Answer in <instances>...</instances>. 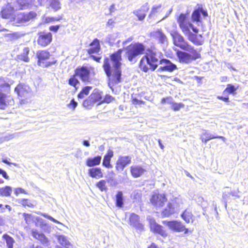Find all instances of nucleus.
I'll use <instances>...</instances> for the list:
<instances>
[{
  "label": "nucleus",
  "mask_w": 248,
  "mask_h": 248,
  "mask_svg": "<svg viewBox=\"0 0 248 248\" xmlns=\"http://www.w3.org/2000/svg\"><path fill=\"white\" fill-rule=\"evenodd\" d=\"M130 161L131 158L129 156L120 157L116 163V169L118 170H123L125 166L130 163Z\"/></svg>",
  "instance_id": "obj_18"
},
{
  "label": "nucleus",
  "mask_w": 248,
  "mask_h": 248,
  "mask_svg": "<svg viewBox=\"0 0 248 248\" xmlns=\"http://www.w3.org/2000/svg\"><path fill=\"white\" fill-rule=\"evenodd\" d=\"M19 193L27 194V192L22 188H16L15 189V194L17 196Z\"/></svg>",
  "instance_id": "obj_50"
},
{
  "label": "nucleus",
  "mask_w": 248,
  "mask_h": 248,
  "mask_svg": "<svg viewBox=\"0 0 248 248\" xmlns=\"http://www.w3.org/2000/svg\"><path fill=\"white\" fill-rule=\"evenodd\" d=\"M186 51L190 52L191 54L180 50H178L176 52L179 61L181 63H189L192 61L200 57V54L192 46L191 50Z\"/></svg>",
  "instance_id": "obj_6"
},
{
  "label": "nucleus",
  "mask_w": 248,
  "mask_h": 248,
  "mask_svg": "<svg viewBox=\"0 0 248 248\" xmlns=\"http://www.w3.org/2000/svg\"><path fill=\"white\" fill-rule=\"evenodd\" d=\"M41 221H40V223H41V225H40V227L42 229H45V227H46L47 226V224L46 223L44 222V221L43 220H42V219H41Z\"/></svg>",
  "instance_id": "obj_58"
},
{
  "label": "nucleus",
  "mask_w": 248,
  "mask_h": 248,
  "mask_svg": "<svg viewBox=\"0 0 248 248\" xmlns=\"http://www.w3.org/2000/svg\"><path fill=\"white\" fill-rule=\"evenodd\" d=\"M228 193L230 194V195H232V196L234 197L235 198H240V195H239L240 191H239V190L238 189L236 190H234L231 191L230 193L228 192Z\"/></svg>",
  "instance_id": "obj_49"
},
{
  "label": "nucleus",
  "mask_w": 248,
  "mask_h": 248,
  "mask_svg": "<svg viewBox=\"0 0 248 248\" xmlns=\"http://www.w3.org/2000/svg\"><path fill=\"white\" fill-rule=\"evenodd\" d=\"M15 91L18 96L22 97L28 98L32 94L31 89L26 85H18L15 88Z\"/></svg>",
  "instance_id": "obj_14"
},
{
  "label": "nucleus",
  "mask_w": 248,
  "mask_h": 248,
  "mask_svg": "<svg viewBox=\"0 0 248 248\" xmlns=\"http://www.w3.org/2000/svg\"><path fill=\"white\" fill-rule=\"evenodd\" d=\"M129 223L132 227L139 229L140 228L139 216L134 213L131 214L129 217Z\"/></svg>",
  "instance_id": "obj_27"
},
{
  "label": "nucleus",
  "mask_w": 248,
  "mask_h": 248,
  "mask_svg": "<svg viewBox=\"0 0 248 248\" xmlns=\"http://www.w3.org/2000/svg\"><path fill=\"white\" fill-rule=\"evenodd\" d=\"M163 223L166 224L172 231L177 232H184L185 233H186L188 232V229L186 228L185 225L180 221H164Z\"/></svg>",
  "instance_id": "obj_9"
},
{
  "label": "nucleus",
  "mask_w": 248,
  "mask_h": 248,
  "mask_svg": "<svg viewBox=\"0 0 248 248\" xmlns=\"http://www.w3.org/2000/svg\"><path fill=\"white\" fill-rule=\"evenodd\" d=\"M113 100V98L110 95H106L105 98H102V103H109Z\"/></svg>",
  "instance_id": "obj_47"
},
{
  "label": "nucleus",
  "mask_w": 248,
  "mask_h": 248,
  "mask_svg": "<svg viewBox=\"0 0 248 248\" xmlns=\"http://www.w3.org/2000/svg\"><path fill=\"white\" fill-rule=\"evenodd\" d=\"M88 174L92 178H100L103 177V173L100 168H93L88 170Z\"/></svg>",
  "instance_id": "obj_25"
},
{
  "label": "nucleus",
  "mask_w": 248,
  "mask_h": 248,
  "mask_svg": "<svg viewBox=\"0 0 248 248\" xmlns=\"http://www.w3.org/2000/svg\"><path fill=\"white\" fill-rule=\"evenodd\" d=\"M92 89L91 86H86L84 87L81 91L78 94V98L82 99L89 93L90 91Z\"/></svg>",
  "instance_id": "obj_35"
},
{
  "label": "nucleus",
  "mask_w": 248,
  "mask_h": 248,
  "mask_svg": "<svg viewBox=\"0 0 248 248\" xmlns=\"http://www.w3.org/2000/svg\"><path fill=\"white\" fill-rule=\"evenodd\" d=\"M36 55L38 59V64L39 66L46 67L54 64L56 62V61L44 62V61L48 59L50 56L49 52L46 50L38 51Z\"/></svg>",
  "instance_id": "obj_8"
},
{
  "label": "nucleus",
  "mask_w": 248,
  "mask_h": 248,
  "mask_svg": "<svg viewBox=\"0 0 248 248\" xmlns=\"http://www.w3.org/2000/svg\"><path fill=\"white\" fill-rule=\"evenodd\" d=\"M131 172L134 177H138L140 176V167L138 166L131 167Z\"/></svg>",
  "instance_id": "obj_42"
},
{
  "label": "nucleus",
  "mask_w": 248,
  "mask_h": 248,
  "mask_svg": "<svg viewBox=\"0 0 248 248\" xmlns=\"http://www.w3.org/2000/svg\"><path fill=\"white\" fill-rule=\"evenodd\" d=\"M78 103L75 101L74 99H73L70 103L68 105V107L70 108H72L73 109H74L77 106Z\"/></svg>",
  "instance_id": "obj_52"
},
{
  "label": "nucleus",
  "mask_w": 248,
  "mask_h": 248,
  "mask_svg": "<svg viewBox=\"0 0 248 248\" xmlns=\"http://www.w3.org/2000/svg\"><path fill=\"white\" fill-rule=\"evenodd\" d=\"M185 107V105L182 103H173L171 106V108L174 111H178L181 108H183Z\"/></svg>",
  "instance_id": "obj_44"
},
{
  "label": "nucleus",
  "mask_w": 248,
  "mask_h": 248,
  "mask_svg": "<svg viewBox=\"0 0 248 248\" xmlns=\"http://www.w3.org/2000/svg\"><path fill=\"white\" fill-rule=\"evenodd\" d=\"M124 205V198L123 192L118 191L116 195V205L117 207L122 208Z\"/></svg>",
  "instance_id": "obj_33"
},
{
  "label": "nucleus",
  "mask_w": 248,
  "mask_h": 248,
  "mask_svg": "<svg viewBox=\"0 0 248 248\" xmlns=\"http://www.w3.org/2000/svg\"><path fill=\"white\" fill-rule=\"evenodd\" d=\"M148 248H161L157 246H156L155 243H152Z\"/></svg>",
  "instance_id": "obj_64"
},
{
  "label": "nucleus",
  "mask_w": 248,
  "mask_h": 248,
  "mask_svg": "<svg viewBox=\"0 0 248 248\" xmlns=\"http://www.w3.org/2000/svg\"><path fill=\"white\" fill-rule=\"evenodd\" d=\"M133 39V38L132 37H130L128 38L126 40H125V41H124L123 42V45H126L128 43L132 41Z\"/></svg>",
  "instance_id": "obj_63"
},
{
  "label": "nucleus",
  "mask_w": 248,
  "mask_h": 248,
  "mask_svg": "<svg viewBox=\"0 0 248 248\" xmlns=\"http://www.w3.org/2000/svg\"><path fill=\"white\" fill-rule=\"evenodd\" d=\"M151 36L158 40L160 43L165 44L167 43V38L161 30L157 29L151 32Z\"/></svg>",
  "instance_id": "obj_19"
},
{
  "label": "nucleus",
  "mask_w": 248,
  "mask_h": 248,
  "mask_svg": "<svg viewBox=\"0 0 248 248\" xmlns=\"http://www.w3.org/2000/svg\"><path fill=\"white\" fill-rule=\"evenodd\" d=\"M5 92H0V108L4 109L7 106L8 104V98L5 93Z\"/></svg>",
  "instance_id": "obj_30"
},
{
  "label": "nucleus",
  "mask_w": 248,
  "mask_h": 248,
  "mask_svg": "<svg viewBox=\"0 0 248 248\" xmlns=\"http://www.w3.org/2000/svg\"><path fill=\"white\" fill-rule=\"evenodd\" d=\"M9 84L2 78H0V92H6L9 89Z\"/></svg>",
  "instance_id": "obj_37"
},
{
  "label": "nucleus",
  "mask_w": 248,
  "mask_h": 248,
  "mask_svg": "<svg viewBox=\"0 0 248 248\" xmlns=\"http://www.w3.org/2000/svg\"><path fill=\"white\" fill-rule=\"evenodd\" d=\"M2 238L5 241L7 248H13V244L15 242L13 238L5 233L3 235Z\"/></svg>",
  "instance_id": "obj_32"
},
{
  "label": "nucleus",
  "mask_w": 248,
  "mask_h": 248,
  "mask_svg": "<svg viewBox=\"0 0 248 248\" xmlns=\"http://www.w3.org/2000/svg\"><path fill=\"white\" fill-rule=\"evenodd\" d=\"M175 212L174 207L172 206V203L169 202L165 208L162 211L161 215L163 217H169Z\"/></svg>",
  "instance_id": "obj_28"
},
{
  "label": "nucleus",
  "mask_w": 248,
  "mask_h": 248,
  "mask_svg": "<svg viewBox=\"0 0 248 248\" xmlns=\"http://www.w3.org/2000/svg\"><path fill=\"white\" fill-rule=\"evenodd\" d=\"M113 155V152L111 150H109L104 157L103 161V165L104 166L107 168H111L112 167V165L110 164V161Z\"/></svg>",
  "instance_id": "obj_29"
},
{
  "label": "nucleus",
  "mask_w": 248,
  "mask_h": 248,
  "mask_svg": "<svg viewBox=\"0 0 248 248\" xmlns=\"http://www.w3.org/2000/svg\"><path fill=\"white\" fill-rule=\"evenodd\" d=\"M90 47L87 50L89 54L98 53L100 50L99 41L95 39L90 45Z\"/></svg>",
  "instance_id": "obj_21"
},
{
  "label": "nucleus",
  "mask_w": 248,
  "mask_h": 248,
  "mask_svg": "<svg viewBox=\"0 0 248 248\" xmlns=\"http://www.w3.org/2000/svg\"><path fill=\"white\" fill-rule=\"evenodd\" d=\"M169 202L172 203V206L174 207V210L176 211L183 208L185 200L181 197L179 196L172 199Z\"/></svg>",
  "instance_id": "obj_22"
},
{
  "label": "nucleus",
  "mask_w": 248,
  "mask_h": 248,
  "mask_svg": "<svg viewBox=\"0 0 248 248\" xmlns=\"http://www.w3.org/2000/svg\"><path fill=\"white\" fill-rule=\"evenodd\" d=\"M38 35L37 43L42 46H47L52 41V34L50 32H43L39 33Z\"/></svg>",
  "instance_id": "obj_13"
},
{
  "label": "nucleus",
  "mask_w": 248,
  "mask_h": 248,
  "mask_svg": "<svg viewBox=\"0 0 248 248\" xmlns=\"http://www.w3.org/2000/svg\"><path fill=\"white\" fill-rule=\"evenodd\" d=\"M78 83H79L78 80L77 79H76L74 77H71L69 79V84L70 85L73 86L75 87Z\"/></svg>",
  "instance_id": "obj_46"
},
{
  "label": "nucleus",
  "mask_w": 248,
  "mask_h": 248,
  "mask_svg": "<svg viewBox=\"0 0 248 248\" xmlns=\"http://www.w3.org/2000/svg\"><path fill=\"white\" fill-rule=\"evenodd\" d=\"M220 139L224 142L226 141V138L222 136H214L208 132L207 130H203L201 135V140L202 142L206 143L208 140L214 139Z\"/></svg>",
  "instance_id": "obj_20"
},
{
  "label": "nucleus",
  "mask_w": 248,
  "mask_h": 248,
  "mask_svg": "<svg viewBox=\"0 0 248 248\" xmlns=\"http://www.w3.org/2000/svg\"><path fill=\"white\" fill-rule=\"evenodd\" d=\"M23 216L24 217L26 223L28 224H30L31 222L33 221L35 218V217L32 215L27 213H23Z\"/></svg>",
  "instance_id": "obj_41"
},
{
  "label": "nucleus",
  "mask_w": 248,
  "mask_h": 248,
  "mask_svg": "<svg viewBox=\"0 0 248 248\" xmlns=\"http://www.w3.org/2000/svg\"><path fill=\"white\" fill-rule=\"evenodd\" d=\"M175 46L185 50H191L192 46L186 42L183 37L177 32L171 33Z\"/></svg>",
  "instance_id": "obj_7"
},
{
  "label": "nucleus",
  "mask_w": 248,
  "mask_h": 248,
  "mask_svg": "<svg viewBox=\"0 0 248 248\" xmlns=\"http://www.w3.org/2000/svg\"><path fill=\"white\" fill-rule=\"evenodd\" d=\"M115 10H116V8H115V5L112 4L109 8L110 14L111 15Z\"/></svg>",
  "instance_id": "obj_60"
},
{
  "label": "nucleus",
  "mask_w": 248,
  "mask_h": 248,
  "mask_svg": "<svg viewBox=\"0 0 248 248\" xmlns=\"http://www.w3.org/2000/svg\"><path fill=\"white\" fill-rule=\"evenodd\" d=\"M19 203L22 204L23 206L32 207L33 206V205L31 202L28 199H20L18 200Z\"/></svg>",
  "instance_id": "obj_43"
},
{
  "label": "nucleus",
  "mask_w": 248,
  "mask_h": 248,
  "mask_svg": "<svg viewBox=\"0 0 248 248\" xmlns=\"http://www.w3.org/2000/svg\"><path fill=\"white\" fill-rule=\"evenodd\" d=\"M178 22L183 33L188 36V39L189 41L196 45L199 46L202 44L203 41L202 40V35L198 36L190 31V29H191L195 33H197L199 30L197 28L194 27L191 23L188 21L186 14H181L180 15L178 19Z\"/></svg>",
  "instance_id": "obj_3"
},
{
  "label": "nucleus",
  "mask_w": 248,
  "mask_h": 248,
  "mask_svg": "<svg viewBox=\"0 0 248 248\" xmlns=\"http://www.w3.org/2000/svg\"><path fill=\"white\" fill-rule=\"evenodd\" d=\"M166 102L167 104L172 105L173 103L172 98L171 97H166Z\"/></svg>",
  "instance_id": "obj_56"
},
{
  "label": "nucleus",
  "mask_w": 248,
  "mask_h": 248,
  "mask_svg": "<svg viewBox=\"0 0 248 248\" xmlns=\"http://www.w3.org/2000/svg\"><path fill=\"white\" fill-rule=\"evenodd\" d=\"M182 218L187 223L193 222V216L191 211L189 209H186L181 215Z\"/></svg>",
  "instance_id": "obj_31"
},
{
  "label": "nucleus",
  "mask_w": 248,
  "mask_h": 248,
  "mask_svg": "<svg viewBox=\"0 0 248 248\" xmlns=\"http://www.w3.org/2000/svg\"><path fill=\"white\" fill-rule=\"evenodd\" d=\"M139 102L140 101L139 99L136 98H134L133 96H132V103L133 104L138 105H139Z\"/></svg>",
  "instance_id": "obj_59"
},
{
  "label": "nucleus",
  "mask_w": 248,
  "mask_h": 248,
  "mask_svg": "<svg viewBox=\"0 0 248 248\" xmlns=\"http://www.w3.org/2000/svg\"><path fill=\"white\" fill-rule=\"evenodd\" d=\"M202 14L203 16H207V13L204 11L202 8H199L198 9L195 10L192 15V20L193 22H196L198 26H200L201 24L200 19L201 15Z\"/></svg>",
  "instance_id": "obj_17"
},
{
  "label": "nucleus",
  "mask_w": 248,
  "mask_h": 248,
  "mask_svg": "<svg viewBox=\"0 0 248 248\" xmlns=\"http://www.w3.org/2000/svg\"><path fill=\"white\" fill-rule=\"evenodd\" d=\"M236 90V89L234 86L231 84H228L225 91L229 93H233L234 91H235Z\"/></svg>",
  "instance_id": "obj_48"
},
{
  "label": "nucleus",
  "mask_w": 248,
  "mask_h": 248,
  "mask_svg": "<svg viewBox=\"0 0 248 248\" xmlns=\"http://www.w3.org/2000/svg\"><path fill=\"white\" fill-rule=\"evenodd\" d=\"M159 64H161L162 66L157 69L158 72L165 71L171 72L177 69L176 65L167 59H162Z\"/></svg>",
  "instance_id": "obj_12"
},
{
  "label": "nucleus",
  "mask_w": 248,
  "mask_h": 248,
  "mask_svg": "<svg viewBox=\"0 0 248 248\" xmlns=\"http://www.w3.org/2000/svg\"><path fill=\"white\" fill-rule=\"evenodd\" d=\"M0 174H1L5 179L7 180L9 179V177L7 174L6 172L1 169H0Z\"/></svg>",
  "instance_id": "obj_53"
},
{
  "label": "nucleus",
  "mask_w": 248,
  "mask_h": 248,
  "mask_svg": "<svg viewBox=\"0 0 248 248\" xmlns=\"http://www.w3.org/2000/svg\"><path fill=\"white\" fill-rule=\"evenodd\" d=\"M30 7L28 1H14L13 2L8 3L1 12V16L3 18H11L13 20L12 14L15 11L26 9Z\"/></svg>",
  "instance_id": "obj_4"
},
{
  "label": "nucleus",
  "mask_w": 248,
  "mask_h": 248,
  "mask_svg": "<svg viewBox=\"0 0 248 248\" xmlns=\"http://www.w3.org/2000/svg\"><path fill=\"white\" fill-rule=\"evenodd\" d=\"M217 98L220 99L226 102H229V98L228 97H223L222 96H218Z\"/></svg>",
  "instance_id": "obj_62"
},
{
  "label": "nucleus",
  "mask_w": 248,
  "mask_h": 248,
  "mask_svg": "<svg viewBox=\"0 0 248 248\" xmlns=\"http://www.w3.org/2000/svg\"><path fill=\"white\" fill-rule=\"evenodd\" d=\"M115 20L113 19H109L107 23V26L113 28L114 26Z\"/></svg>",
  "instance_id": "obj_51"
},
{
  "label": "nucleus",
  "mask_w": 248,
  "mask_h": 248,
  "mask_svg": "<svg viewBox=\"0 0 248 248\" xmlns=\"http://www.w3.org/2000/svg\"><path fill=\"white\" fill-rule=\"evenodd\" d=\"M42 215L44 217H45L52 221L53 222H55V223H58V224H59L64 227H66L64 225H63L62 223L61 222H59V221H58L57 220L55 219V218H54L53 217H51L50 216H49L47 214H42Z\"/></svg>",
  "instance_id": "obj_45"
},
{
  "label": "nucleus",
  "mask_w": 248,
  "mask_h": 248,
  "mask_svg": "<svg viewBox=\"0 0 248 248\" xmlns=\"http://www.w3.org/2000/svg\"><path fill=\"white\" fill-rule=\"evenodd\" d=\"M151 229L155 233H158L163 237H166L167 233L160 225L157 224L155 220L151 219L150 221Z\"/></svg>",
  "instance_id": "obj_16"
},
{
  "label": "nucleus",
  "mask_w": 248,
  "mask_h": 248,
  "mask_svg": "<svg viewBox=\"0 0 248 248\" xmlns=\"http://www.w3.org/2000/svg\"><path fill=\"white\" fill-rule=\"evenodd\" d=\"M60 28V26H52L49 27V30L51 31L57 32Z\"/></svg>",
  "instance_id": "obj_55"
},
{
  "label": "nucleus",
  "mask_w": 248,
  "mask_h": 248,
  "mask_svg": "<svg viewBox=\"0 0 248 248\" xmlns=\"http://www.w3.org/2000/svg\"><path fill=\"white\" fill-rule=\"evenodd\" d=\"M12 191V187L9 186H6L4 187L0 188V196L9 197L11 195Z\"/></svg>",
  "instance_id": "obj_34"
},
{
  "label": "nucleus",
  "mask_w": 248,
  "mask_h": 248,
  "mask_svg": "<svg viewBox=\"0 0 248 248\" xmlns=\"http://www.w3.org/2000/svg\"><path fill=\"white\" fill-rule=\"evenodd\" d=\"M76 74L78 76L80 79L85 82H90L92 80L90 69L86 67H81L77 69Z\"/></svg>",
  "instance_id": "obj_10"
},
{
  "label": "nucleus",
  "mask_w": 248,
  "mask_h": 248,
  "mask_svg": "<svg viewBox=\"0 0 248 248\" xmlns=\"http://www.w3.org/2000/svg\"><path fill=\"white\" fill-rule=\"evenodd\" d=\"M30 52V49L29 47H25L22 54L20 56V59L25 62H28L29 61V58L28 57V55Z\"/></svg>",
  "instance_id": "obj_36"
},
{
  "label": "nucleus",
  "mask_w": 248,
  "mask_h": 248,
  "mask_svg": "<svg viewBox=\"0 0 248 248\" xmlns=\"http://www.w3.org/2000/svg\"><path fill=\"white\" fill-rule=\"evenodd\" d=\"M102 93L98 90L95 89L92 93L90 95V99H92L95 103H98V105L102 104Z\"/></svg>",
  "instance_id": "obj_24"
},
{
  "label": "nucleus",
  "mask_w": 248,
  "mask_h": 248,
  "mask_svg": "<svg viewBox=\"0 0 248 248\" xmlns=\"http://www.w3.org/2000/svg\"><path fill=\"white\" fill-rule=\"evenodd\" d=\"M5 217L0 216V226H2L5 224Z\"/></svg>",
  "instance_id": "obj_61"
},
{
  "label": "nucleus",
  "mask_w": 248,
  "mask_h": 248,
  "mask_svg": "<svg viewBox=\"0 0 248 248\" xmlns=\"http://www.w3.org/2000/svg\"><path fill=\"white\" fill-rule=\"evenodd\" d=\"M31 235L39 240L43 245L47 246L49 242L48 238L42 233L39 232L36 229L31 230Z\"/></svg>",
  "instance_id": "obj_15"
},
{
  "label": "nucleus",
  "mask_w": 248,
  "mask_h": 248,
  "mask_svg": "<svg viewBox=\"0 0 248 248\" xmlns=\"http://www.w3.org/2000/svg\"><path fill=\"white\" fill-rule=\"evenodd\" d=\"M96 186L98 187L101 191H106L108 188L106 186V181L104 180H102L97 182L96 184Z\"/></svg>",
  "instance_id": "obj_38"
},
{
  "label": "nucleus",
  "mask_w": 248,
  "mask_h": 248,
  "mask_svg": "<svg viewBox=\"0 0 248 248\" xmlns=\"http://www.w3.org/2000/svg\"><path fill=\"white\" fill-rule=\"evenodd\" d=\"M132 196L134 199L138 200L140 198V195L139 194L138 190H135L132 195Z\"/></svg>",
  "instance_id": "obj_54"
},
{
  "label": "nucleus",
  "mask_w": 248,
  "mask_h": 248,
  "mask_svg": "<svg viewBox=\"0 0 248 248\" xmlns=\"http://www.w3.org/2000/svg\"><path fill=\"white\" fill-rule=\"evenodd\" d=\"M37 14L35 12H30L29 13H19L13 17L12 24L16 26L24 25L29 22H32L36 17Z\"/></svg>",
  "instance_id": "obj_5"
},
{
  "label": "nucleus",
  "mask_w": 248,
  "mask_h": 248,
  "mask_svg": "<svg viewBox=\"0 0 248 248\" xmlns=\"http://www.w3.org/2000/svg\"><path fill=\"white\" fill-rule=\"evenodd\" d=\"M227 197H228V195L226 193V191L224 192L223 193L222 197H223V199H224V200L225 201V207H227V202L226 201L227 200Z\"/></svg>",
  "instance_id": "obj_57"
},
{
  "label": "nucleus",
  "mask_w": 248,
  "mask_h": 248,
  "mask_svg": "<svg viewBox=\"0 0 248 248\" xmlns=\"http://www.w3.org/2000/svg\"><path fill=\"white\" fill-rule=\"evenodd\" d=\"M94 103L93 101L90 99V96H89L87 99L83 101L82 105L84 107L90 109L93 106Z\"/></svg>",
  "instance_id": "obj_39"
},
{
  "label": "nucleus",
  "mask_w": 248,
  "mask_h": 248,
  "mask_svg": "<svg viewBox=\"0 0 248 248\" xmlns=\"http://www.w3.org/2000/svg\"><path fill=\"white\" fill-rule=\"evenodd\" d=\"M123 51H125V57L128 61L135 62L137 61V57L140 54V44H131L123 49H120L110 56V59H105L104 69L109 81L112 83L117 84L121 82V54Z\"/></svg>",
  "instance_id": "obj_1"
},
{
  "label": "nucleus",
  "mask_w": 248,
  "mask_h": 248,
  "mask_svg": "<svg viewBox=\"0 0 248 248\" xmlns=\"http://www.w3.org/2000/svg\"><path fill=\"white\" fill-rule=\"evenodd\" d=\"M145 54L140 60V68L145 72L149 69L153 71L159 65L161 60V53L154 49L148 48L145 50L144 46L140 44V55Z\"/></svg>",
  "instance_id": "obj_2"
},
{
  "label": "nucleus",
  "mask_w": 248,
  "mask_h": 248,
  "mask_svg": "<svg viewBox=\"0 0 248 248\" xmlns=\"http://www.w3.org/2000/svg\"><path fill=\"white\" fill-rule=\"evenodd\" d=\"M102 157L97 156L94 157H89L86 160V165L89 167L98 165L100 164Z\"/></svg>",
  "instance_id": "obj_26"
},
{
  "label": "nucleus",
  "mask_w": 248,
  "mask_h": 248,
  "mask_svg": "<svg viewBox=\"0 0 248 248\" xmlns=\"http://www.w3.org/2000/svg\"><path fill=\"white\" fill-rule=\"evenodd\" d=\"M167 201V198L164 194L154 192L151 199V202L156 207L163 206Z\"/></svg>",
  "instance_id": "obj_11"
},
{
  "label": "nucleus",
  "mask_w": 248,
  "mask_h": 248,
  "mask_svg": "<svg viewBox=\"0 0 248 248\" xmlns=\"http://www.w3.org/2000/svg\"><path fill=\"white\" fill-rule=\"evenodd\" d=\"M49 7L54 11H57L61 8V4L59 1H49Z\"/></svg>",
  "instance_id": "obj_40"
},
{
  "label": "nucleus",
  "mask_w": 248,
  "mask_h": 248,
  "mask_svg": "<svg viewBox=\"0 0 248 248\" xmlns=\"http://www.w3.org/2000/svg\"><path fill=\"white\" fill-rule=\"evenodd\" d=\"M56 237L57 238L58 241L60 244L66 248H72V245L69 242L68 238L67 236L64 235H60L57 234Z\"/></svg>",
  "instance_id": "obj_23"
}]
</instances>
